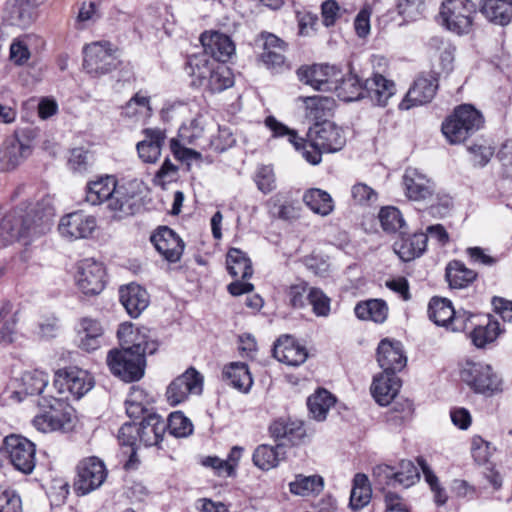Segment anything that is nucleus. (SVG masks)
Returning <instances> with one entry per match:
<instances>
[{
    "label": "nucleus",
    "mask_w": 512,
    "mask_h": 512,
    "mask_svg": "<svg viewBox=\"0 0 512 512\" xmlns=\"http://www.w3.org/2000/svg\"><path fill=\"white\" fill-rule=\"evenodd\" d=\"M351 197L356 205L371 206L378 200V193L366 183H356L351 188Z\"/></svg>",
    "instance_id": "61"
},
{
    "label": "nucleus",
    "mask_w": 512,
    "mask_h": 512,
    "mask_svg": "<svg viewBox=\"0 0 512 512\" xmlns=\"http://www.w3.org/2000/svg\"><path fill=\"white\" fill-rule=\"evenodd\" d=\"M49 383V375L41 370L26 371L22 375L23 390L28 395H38L41 398Z\"/></svg>",
    "instance_id": "55"
},
{
    "label": "nucleus",
    "mask_w": 512,
    "mask_h": 512,
    "mask_svg": "<svg viewBox=\"0 0 512 512\" xmlns=\"http://www.w3.org/2000/svg\"><path fill=\"white\" fill-rule=\"evenodd\" d=\"M151 242L159 254L171 263L180 260L184 250L182 239L170 228L160 227L152 236Z\"/></svg>",
    "instance_id": "23"
},
{
    "label": "nucleus",
    "mask_w": 512,
    "mask_h": 512,
    "mask_svg": "<svg viewBox=\"0 0 512 512\" xmlns=\"http://www.w3.org/2000/svg\"><path fill=\"white\" fill-rule=\"evenodd\" d=\"M267 207L272 217L292 221L300 217V207L287 194L277 193L269 198Z\"/></svg>",
    "instance_id": "37"
},
{
    "label": "nucleus",
    "mask_w": 512,
    "mask_h": 512,
    "mask_svg": "<svg viewBox=\"0 0 512 512\" xmlns=\"http://www.w3.org/2000/svg\"><path fill=\"white\" fill-rule=\"evenodd\" d=\"M119 298L132 318H137L148 307L150 302L146 289L135 283L120 287Z\"/></svg>",
    "instance_id": "30"
},
{
    "label": "nucleus",
    "mask_w": 512,
    "mask_h": 512,
    "mask_svg": "<svg viewBox=\"0 0 512 512\" xmlns=\"http://www.w3.org/2000/svg\"><path fill=\"white\" fill-rule=\"evenodd\" d=\"M272 438L291 445L302 444L307 436L304 423L299 420H275L269 427Z\"/></svg>",
    "instance_id": "29"
},
{
    "label": "nucleus",
    "mask_w": 512,
    "mask_h": 512,
    "mask_svg": "<svg viewBox=\"0 0 512 512\" xmlns=\"http://www.w3.org/2000/svg\"><path fill=\"white\" fill-rule=\"evenodd\" d=\"M323 487L324 480L319 475H297L295 480L289 484L290 492L300 496L319 493L323 490Z\"/></svg>",
    "instance_id": "53"
},
{
    "label": "nucleus",
    "mask_w": 512,
    "mask_h": 512,
    "mask_svg": "<svg viewBox=\"0 0 512 512\" xmlns=\"http://www.w3.org/2000/svg\"><path fill=\"white\" fill-rule=\"evenodd\" d=\"M233 83L234 80L231 70L224 63H217L204 88L213 93L221 92L231 87Z\"/></svg>",
    "instance_id": "54"
},
{
    "label": "nucleus",
    "mask_w": 512,
    "mask_h": 512,
    "mask_svg": "<svg viewBox=\"0 0 512 512\" xmlns=\"http://www.w3.org/2000/svg\"><path fill=\"white\" fill-rule=\"evenodd\" d=\"M297 75L301 82L315 90L331 92L342 79V69L337 65L313 64L300 67Z\"/></svg>",
    "instance_id": "13"
},
{
    "label": "nucleus",
    "mask_w": 512,
    "mask_h": 512,
    "mask_svg": "<svg viewBox=\"0 0 512 512\" xmlns=\"http://www.w3.org/2000/svg\"><path fill=\"white\" fill-rule=\"evenodd\" d=\"M476 5L470 0H445L439 12L440 23L456 35L472 31Z\"/></svg>",
    "instance_id": "7"
},
{
    "label": "nucleus",
    "mask_w": 512,
    "mask_h": 512,
    "mask_svg": "<svg viewBox=\"0 0 512 512\" xmlns=\"http://www.w3.org/2000/svg\"><path fill=\"white\" fill-rule=\"evenodd\" d=\"M146 395L139 387H132L125 401L126 413L130 418H138L146 411Z\"/></svg>",
    "instance_id": "57"
},
{
    "label": "nucleus",
    "mask_w": 512,
    "mask_h": 512,
    "mask_svg": "<svg viewBox=\"0 0 512 512\" xmlns=\"http://www.w3.org/2000/svg\"><path fill=\"white\" fill-rule=\"evenodd\" d=\"M428 316L436 325L458 332L468 328V321L473 314L466 311L456 312L450 300L433 297L428 305Z\"/></svg>",
    "instance_id": "11"
},
{
    "label": "nucleus",
    "mask_w": 512,
    "mask_h": 512,
    "mask_svg": "<svg viewBox=\"0 0 512 512\" xmlns=\"http://www.w3.org/2000/svg\"><path fill=\"white\" fill-rule=\"evenodd\" d=\"M166 423L170 434L175 437H186L193 431L192 422L180 411L171 413Z\"/></svg>",
    "instance_id": "58"
},
{
    "label": "nucleus",
    "mask_w": 512,
    "mask_h": 512,
    "mask_svg": "<svg viewBox=\"0 0 512 512\" xmlns=\"http://www.w3.org/2000/svg\"><path fill=\"white\" fill-rule=\"evenodd\" d=\"M104 462L91 456L81 460L77 465V476L73 484L78 496H85L100 488L107 478Z\"/></svg>",
    "instance_id": "10"
},
{
    "label": "nucleus",
    "mask_w": 512,
    "mask_h": 512,
    "mask_svg": "<svg viewBox=\"0 0 512 512\" xmlns=\"http://www.w3.org/2000/svg\"><path fill=\"white\" fill-rule=\"evenodd\" d=\"M438 88L437 80L433 77H419L408 90L405 98L400 102V110H409L413 107L429 103L435 96Z\"/></svg>",
    "instance_id": "25"
},
{
    "label": "nucleus",
    "mask_w": 512,
    "mask_h": 512,
    "mask_svg": "<svg viewBox=\"0 0 512 512\" xmlns=\"http://www.w3.org/2000/svg\"><path fill=\"white\" fill-rule=\"evenodd\" d=\"M482 115L473 106L464 104L455 109L442 124V133L449 143L459 144L480 129Z\"/></svg>",
    "instance_id": "5"
},
{
    "label": "nucleus",
    "mask_w": 512,
    "mask_h": 512,
    "mask_svg": "<svg viewBox=\"0 0 512 512\" xmlns=\"http://www.w3.org/2000/svg\"><path fill=\"white\" fill-rule=\"evenodd\" d=\"M144 139L136 145L137 153L142 162L156 163L166 140V133L160 128H147L143 130Z\"/></svg>",
    "instance_id": "26"
},
{
    "label": "nucleus",
    "mask_w": 512,
    "mask_h": 512,
    "mask_svg": "<svg viewBox=\"0 0 512 512\" xmlns=\"http://www.w3.org/2000/svg\"><path fill=\"white\" fill-rule=\"evenodd\" d=\"M487 319L488 321L485 325H478L470 334L472 343L478 348H483L487 344L495 341L502 332L497 320L492 319L489 315Z\"/></svg>",
    "instance_id": "51"
},
{
    "label": "nucleus",
    "mask_w": 512,
    "mask_h": 512,
    "mask_svg": "<svg viewBox=\"0 0 512 512\" xmlns=\"http://www.w3.org/2000/svg\"><path fill=\"white\" fill-rule=\"evenodd\" d=\"M75 282L78 289L88 296L98 295L105 287V268L93 258H85L77 263Z\"/></svg>",
    "instance_id": "14"
},
{
    "label": "nucleus",
    "mask_w": 512,
    "mask_h": 512,
    "mask_svg": "<svg viewBox=\"0 0 512 512\" xmlns=\"http://www.w3.org/2000/svg\"><path fill=\"white\" fill-rule=\"evenodd\" d=\"M167 430L166 421L155 413L148 414L138 425L139 442L146 447L158 445Z\"/></svg>",
    "instance_id": "34"
},
{
    "label": "nucleus",
    "mask_w": 512,
    "mask_h": 512,
    "mask_svg": "<svg viewBox=\"0 0 512 512\" xmlns=\"http://www.w3.org/2000/svg\"><path fill=\"white\" fill-rule=\"evenodd\" d=\"M426 233H414L410 236H402L394 243V251L404 262L420 257L427 246Z\"/></svg>",
    "instance_id": "36"
},
{
    "label": "nucleus",
    "mask_w": 512,
    "mask_h": 512,
    "mask_svg": "<svg viewBox=\"0 0 512 512\" xmlns=\"http://www.w3.org/2000/svg\"><path fill=\"white\" fill-rule=\"evenodd\" d=\"M96 228V218L82 211L63 216L58 224V231L61 236L70 240L88 238Z\"/></svg>",
    "instance_id": "19"
},
{
    "label": "nucleus",
    "mask_w": 512,
    "mask_h": 512,
    "mask_svg": "<svg viewBox=\"0 0 512 512\" xmlns=\"http://www.w3.org/2000/svg\"><path fill=\"white\" fill-rule=\"evenodd\" d=\"M60 393H69L74 399H80L94 386L92 375L83 369L69 367L56 373L54 381Z\"/></svg>",
    "instance_id": "17"
},
{
    "label": "nucleus",
    "mask_w": 512,
    "mask_h": 512,
    "mask_svg": "<svg viewBox=\"0 0 512 512\" xmlns=\"http://www.w3.org/2000/svg\"><path fill=\"white\" fill-rule=\"evenodd\" d=\"M37 405L40 409L33 420V426L43 433L64 431L72 425L73 409L63 399L42 396Z\"/></svg>",
    "instance_id": "3"
},
{
    "label": "nucleus",
    "mask_w": 512,
    "mask_h": 512,
    "mask_svg": "<svg viewBox=\"0 0 512 512\" xmlns=\"http://www.w3.org/2000/svg\"><path fill=\"white\" fill-rule=\"evenodd\" d=\"M372 490L369 479L365 474L358 473L354 476L353 487L350 494V507L359 510L366 506L371 499Z\"/></svg>",
    "instance_id": "50"
},
{
    "label": "nucleus",
    "mask_w": 512,
    "mask_h": 512,
    "mask_svg": "<svg viewBox=\"0 0 512 512\" xmlns=\"http://www.w3.org/2000/svg\"><path fill=\"white\" fill-rule=\"evenodd\" d=\"M379 220L384 231L395 233L405 227V221L400 210L393 206L381 208Z\"/></svg>",
    "instance_id": "56"
},
{
    "label": "nucleus",
    "mask_w": 512,
    "mask_h": 512,
    "mask_svg": "<svg viewBox=\"0 0 512 512\" xmlns=\"http://www.w3.org/2000/svg\"><path fill=\"white\" fill-rule=\"evenodd\" d=\"M226 266L232 277L250 278L253 274L251 260L238 248H231L226 257Z\"/></svg>",
    "instance_id": "44"
},
{
    "label": "nucleus",
    "mask_w": 512,
    "mask_h": 512,
    "mask_svg": "<svg viewBox=\"0 0 512 512\" xmlns=\"http://www.w3.org/2000/svg\"><path fill=\"white\" fill-rule=\"evenodd\" d=\"M6 20L22 29L30 27L37 19V8L33 0H8Z\"/></svg>",
    "instance_id": "28"
},
{
    "label": "nucleus",
    "mask_w": 512,
    "mask_h": 512,
    "mask_svg": "<svg viewBox=\"0 0 512 512\" xmlns=\"http://www.w3.org/2000/svg\"><path fill=\"white\" fill-rule=\"evenodd\" d=\"M273 355L279 362L288 366H299L308 357L306 348L289 335L278 338L274 344Z\"/></svg>",
    "instance_id": "27"
},
{
    "label": "nucleus",
    "mask_w": 512,
    "mask_h": 512,
    "mask_svg": "<svg viewBox=\"0 0 512 512\" xmlns=\"http://www.w3.org/2000/svg\"><path fill=\"white\" fill-rule=\"evenodd\" d=\"M459 375L474 393L493 396L502 391V378L487 363L466 360L460 366Z\"/></svg>",
    "instance_id": "4"
},
{
    "label": "nucleus",
    "mask_w": 512,
    "mask_h": 512,
    "mask_svg": "<svg viewBox=\"0 0 512 512\" xmlns=\"http://www.w3.org/2000/svg\"><path fill=\"white\" fill-rule=\"evenodd\" d=\"M204 53L217 63L227 62L235 53L233 41L225 34L219 32H204L200 36Z\"/></svg>",
    "instance_id": "22"
},
{
    "label": "nucleus",
    "mask_w": 512,
    "mask_h": 512,
    "mask_svg": "<svg viewBox=\"0 0 512 512\" xmlns=\"http://www.w3.org/2000/svg\"><path fill=\"white\" fill-rule=\"evenodd\" d=\"M373 476L376 485L385 493L389 487H410L419 479V472L410 460H402L398 468L386 464L376 466Z\"/></svg>",
    "instance_id": "9"
},
{
    "label": "nucleus",
    "mask_w": 512,
    "mask_h": 512,
    "mask_svg": "<svg viewBox=\"0 0 512 512\" xmlns=\"http://www.w3.org/2000/svg\"><path fill=\"white\" fill-rule=\"evenodd\" d=\"M334 404V396L325 389L317 390L307 400V405L312 417L318 421L326 419L328 411Z\"/></svg>",
    "instance_id": "49"
},
{
    "label": "nucleus",
    "mask_w": 512,
    "mask_h": 512,
    "mask_svg": "<svg viewBox=\"0 0 512 512\" xmlns=\"http://www.w3.org/2000/svg\"><path fill=\"white\" fill-rule=\"evenodd\" d=\"M303 101L306 118L316 123L328 116L334 107V100L330 97L311 96L303 98Z\"/></svg>",
    "instance_id": "48"
},
{
    "label": "nucleus",
    "mask_w": 512,
    "mask_h": 512,
    "mask_svg": "<svg viewBox=\"0 0 512 512\" xmlns=\"http://www.w3.org/2000/svg\"><path fill=\"white\" fill-rule=\"evenodd\" d=\"M377 360L384 372L396 373L406 365V357L403 354L401 344L384 339L377 350Z\"/></svg>",
    "instance_id": "31"
},
{
    "label": "nucleus",
    "mask_w": 512,
    "mask_h": 512,
    "mask_svg": "<svg viewBox=\"0 0 512 512\" xmlns=\"http://www.w3.org/2000/svg\"><path fill=\"white\" fill-rule=\"evenodd\" d=\"M4 451L12 466L23 474H31L36 465V447L29 439L11 434L4 439Z\"/></svg>",
    "instance_id": "12"
},
{
    "label": "nucleus",
    "mask_w": 512,
    "mask_h": 512,
    "mask_svg": "<svg viewBox=\"0 0 512 512\" xmlns=\"http://www.w3.org/2000/svg\"><path fill=\"white\" fill-rule=\"evenodd\" d=\"M283 459L284 450L281 445L271 446L267 444L259 445L252 457L254 465L264 471L276 468Z\"/></svg>",
    "instance_id": "41"
},
{
    "label": "nucleus",
    "mask_w": 512,
    "mask_h": 512,
    "mask_svg": "<svg viewBox=\"0 0 512 512\" xmlns=\"http://www.w3.org/2000/svg\"><path fill=\"white\" fill-rule=\"evenodd\" d=\"M152 113L150 97L144 91H138L122 107V115L128 118L149 117Z\"/></svg>",
    "instance_id": "52"
},
{
    "label": "nucleus",
    "mask_w": 512,
    "mask_h": 512,
    "mask_svg": "<svg viewBox=\"0 0 512 512\" xmlns=\"http://www.w3.org/2000/svg\"><path fill=\"white\" fill-rule=\"evenodd\" d=\"M418 464L421 467L426 482L429 484L432 492L434 493V500L436 504H445L448 497L445 490L440 487L437 476L433 473L424 459H418Z\"/></svg>",
    "instance_id": "60"
},
{
    "label": "nucleus",
    "mask_w": 512,
    "mask_h": 512,
    "mask_svg": "<svg viewBox=\"0 0 512 512\" xmlns=\"http://www.w3.org/2000/svg\"><path fill=\"white\" fill-rule=\"evenodd\" d=\"M0 512H22L21 498L14 490L0 486Z\"/></svg>",
    "instance_id": "64"
},
{
    "label": "nucleus",
    "mask_w": 512,
    "mask_h": 512,
    "mask_svg": "<svg viewBox=\"0 0 512 512\" xmlns=\"http://www.w3.org/2000/svg\"><path fill=\"white\" fill-rule=\"evenodd\" d=\"M403 185L406 196L417 202H430L434 200L436 185L427 175L416 168H407L403 175Z\"/></svg>",
    "instance_id": "18"
},
{
    "label": "nucleus",
    "mask_w": 512,
    "mask_h": 512,
    "mask_svg": "<svg viewBox=\"0 0 512 512\" xmlns=\"http://www.w3.org/2000/svg\"><path fill=\"white\" fill-rule=\"evenodd\" d=\"M256 44L263 49L260 58L268 68L274 69L284 65L286 43L282 39L275 34L262 32L257 37Z\"/></svg>",
    "instance_id": "24"
},
{
    "label": "nucleus",
    "mask_w": 512,
    "mask_h": 512,
    "mask_svg": "<svg viewBox=\"0 0 512 512\" xmlns=\"http://www.w3.org/2000/svg\"><path fill=\"white\" fill-rule=\"evenodd\" d=\"M336 88L332 91L346 102L356 101L365 97L364 83H361L358 76L351 71L342 70V79L336 83Z\"/></svg>",
    "instance_id": "38"
},
{
    "label": "nucleus",
    "mask_w": 512,
    "mask_h": 512,
    "mask_svg": "<svg viewBox=\"0 0 512 512\" xmlns=\"http://www.w3.org/2000/svg\"><path fill=\"white\" fill-rule=\"evenodd\" d=\"M355 315L361 320L383 323L388 315V307L383 300L371 299L356 305Z\"/></svg>",
    "instance_id": "45"
},
{
    "label": "nucleus",
    "mask_w": 512,
    "mask_h": 512,
    "mask_svg": "<svg viewBox=\"0 0 512 512\" xmlns=\"http://www.w3.org/2000/svg\"><path fill=\"white\" fill-rule=\"evenodd\" d=\"M106 362L111 373L125 382L140 380L146 366L145 357L141 352L124 348L109 351Z\"/></svg>",
    "instance_id": "8"
},
{
    "label": "nucleus",
    "mask_w": 512,
    "mask_h": 512,
    "mask_svg": "<svg viewBox=\"0 0 512 512\" xmlns=\"http://www.w3.org/2000/svg\"><path fill=\"white\" fill-rule=\"evenodd\" d=\"M223 374L229 384L240 392L247 393L252 387L253 379L245 363L233 362L224 368Z\"/></svg>",
    "instance_id": "43"
},
{
    "label": "nucleus",
    "mask_w": 512,
    "mask_h": 512,
    "mask_svg": "<svg viewBox=\"0 0 512 512\" xmlns=\"http://www.w3.org/2000/svg\"><path fill=\"white\" fill-rule=\"evenodd\" d=\"M105 329L100 320L85 316L76 325V343L85 352L99 349L103 343Z\"/></svg>",
    "instance_id": "21"
},
{
    "label": "nucleus",
    "mask_w": 512,
    "mask_h": 512,
    "mask_svg": "<svg viewBox=\"0 0 512 512\" xmlns=\"http://www.w3.org/2000/svg\"><path fill=\"white\" fill-rule=\"evenodd\" d=\"M311 288L306 282L291 285L287 292L290 305L295 309L305 308Z\"/></svg>",
    "instance_id": "62"
},
{
    "label": "nucleus",
    "mask_w": 512,
    "mask_h": 512,
    "mask_svg": "<svg viewBox=\"0 0 512 512\" xmlns=\"http://www.w3.org/2000/svg\"><path fill=\"white\" fill-rule=\"evenodd\" d=\"M28 221V219H25L23 221V227L21 229H15L11 225L10 219H4L0 224V247H7L19 237L35 236L49 229L48 220L35 225L28 224Z\"/></svg>",
    "instance_id": "35"
},
{
    "label": "nucleus",
    "mask_w": 512,
    "mask_h": 512,
    "mask_svg": "<svg viewBox=\"0 0 512 512\" xmlns=\"http://www.w3.org/2000/svg\"><path fill=\"white\" fill-rule=\"evenodd\" d=\"M265 124L273 132V136H287L295 149L302 151L305 160L313 165L321 162L322 153L340 151L346 144L342 128L330 121L315 123L307 133V140L300 138L295 130L288 128L273 116H268Z\"/></svg>",
    "instance_id": "1"
},
{
    "label": "nucleus",
    "mask_w": 512,
    "mask_h": 512,
    "mask_svg": "<svg viewBox=\"0 0 512 512\" xmlns=\"http://www.w3.org/2000/svg\"><path fill=\"white\" fill-rule=\"evenodd\" d=\"M365 97L377 106L384 107L395 94V84L381 74L375 73L364 82Z\"/></svg>",
    "instance_id": "33"
},
{
    "label": "nucleus",
    "mask_w": 512,
    "mask_h": 512,
    "mask_svg": "<svg viewBox=\"0 0 512 512\" xmlns=\"http://www.w3.org/2000/svg\"><path fill=\"white\" fill-rule=\"evenodd\" d=\"M303 201L314 213L321 216L329 215L334 209L330 194L318 188L307 190L303 195Z\"/></svg>",
    "instance_id": "46"
},
{
    "label": "nucleus",
    "mask_w": 512,
    "mask_h": 512,
    "mask_svg": "<svg viewBox=\"0 0 512 512\" xmlns=\"http://www.w3.org/2000/svg\"><path fill=\"white\" fill-rule=\"evenodd\" d=\"M207 125V117L201 112H197L196 116L188 123H183L178 130V137L183 143L194 145L204 135Z\"/></svg>",
    "instance_id": "47"
},
{
    "label": "nucleus",
    "mask_w": 512,
    "mask_h": 512,
    "mask_svg": "<svg viewBox=\"0 0 512 512\" xmlns=\"http://www.w3.org/2000/svg\"><path fill=\"white\" fill-rule=\"evenodd\" d=\"M397 9L405 19L416 20L425 11V0H398Z\"/></svg>",
    "instance_id": "63"
},
{
    "label": "nucleus",
    "mask_w": 512,
    "mask_h": 512,
    "mask_svg": "<svg viewBox=\"0 0 512 512\" xmlns=\"http://www.w3.org/2000/svg\"><path fill=\"white\" fill-rule=\"evenodd\" d=\"M217 62L206 54L193 55L187 63V73L192 77V84L204 87Z\"/></svg>",
    "instance_id": "39"
},
{
    "label": "nucleus",
    "mask_w": 512,
    "mask_h": 512,
    "mask_svg": "<svg viewBox=\"0 0 512 512\" xmlns=\"http://www.w3.org/2000/svg\"><path fill=\"white\" fill-rule=\"evenodd\" d=\"M482 14L492 23L505 26L512 20V0H484Z\"/></svg>",
    "instance_id": "40"
},
{
    "label": "nucleus",
    "mask_w": 512,
    "mask_h": 512,
    "mask_svg": "<svg viewBox=\"0 0 512 512\" xmlns=\"http://www.w3.org/2000/svg\"><path fill=\"white\" fill-rule=\"evenodd\" d=\"M203 389V377L193 367L175 378L167 387L166 399L171 406H177L186 401L189 395H199Z\"/></svg>",
    "instance_id": "16"
},
{
    "label": "nucleus",
    "mask_w": 512,
    "mask_h": 512,
    "mask_svg": "<svg viewBox=\"0 0 512 512\" xmlns=\"http://www.w3.org/2000/svg\"><path fill=\"white\" fill-rule=\"evenodd\" d=\"M445 277L451 288L462 289L476 279L477 273L467 268L461 261L454 260L448 263Z\"/></svg>",
    "instance_id": "42"
},
{
    "label": "nucleus",
    "mask_w": 512,
    "mask_h": 512,
    "mask_svg": "<svg viewBox=\"0 0 512 512\" xmlns=\"http://www.w3.org/2000/svg\"><path fill=\"white\" fill-rule=\"evenodd\" d=\"M36 137L30 127L17 128L5 139L0 150V165L3 170L11 171L23 163L32 153L33 141Z\"/></svg>",
    "instance_id": "6"
},
{
    "label": "nucleus",
    "mask_w": 512,
    "mask_h": 512,
    "mask_svg": "<svg viewBox=\"0 0 512 512\" xmlns=\"http://www.w3.org/2000/svg\"><path fill=\"white\" fill-rule=\"evenodd\" d=\"M83 67L93 77L111 72L117 66L116 57L106 42L91 43L84 48Z\"/></svg>",
    "instance_id": "15"
},
{
    "label": "nucleus",
    "mask_w": 512,
    "mask_h": 512,
    "mask_svg": "<svg viewBox=\"0 0 512 512\" xmlns=\"http://www.w3.org/2000/svg\"><path fill=\"white\" fill-rule=\"evenodd\" d=\"M135 195L133 183L119 184L112 175L100 176L90 181L86 188V201L91 205L106 203L115 218L132 213Z\"/></svg>",
    "instance_id": "2"
},
{
    "label": "nucleus",
    "mask_w": 512,
    "mask_h": 512,
    "mask_svg": "<svg viewBox=\"0 0 512 512\" xmlns=\"http://www.w3.org/2000/svg\"><path fill=\"white\" fill-rule=\"evenodd\" d=\"M148 332L145 327L139 328L132 323H122L117 331L121 348L141 352L143 357L146 354H153L157 350V344L149 340Z\"/></svg>",
    "instance_id": "20"
},
{
    "label": "nucleus",
    "mask_w": 512,
    "mask_h": 512,
    "mask_svg": "<svg viewBox=\"0 0 512 512\" xmlns=\"http://www.w3.org/2000/svg\"><path fill=\"white\" fill-rule=\"evenodd\" d=\"M401 387L400 379L394 373L382 372L374 377L371 393L375 401L386 406L396 397Z\"/></svg>",
    "instance_id": "32"
},
{
    "label": "nucleus",
    "mask_w": 512,
    "mask_h": 512,
    "mask_svg": "<svg viewBox=\"0 0 512 512\" xmlns=\"http://www.w3.org/2000/svg\"><path fill=\"white\" fill-rule=\"evenodd\" d=\"M308 303L317 317H327L331 311V299L319 288L312 287L308 294Z\"/></svg>",
    "instance_id": "59"
}]
</instances>
